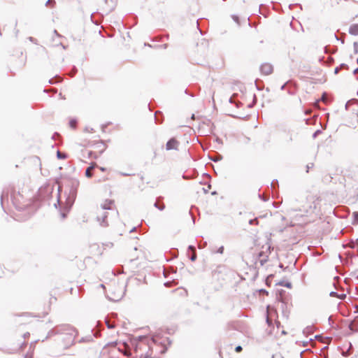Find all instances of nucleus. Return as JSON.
<instances>
[{
	"label": "nucleus",
	"instance_id": "45",
	"mask_svg": "<svg viewBox=\"0 0 358 358\" xmlns=\"http://www.w3.org/2000/svg\"><path fill=\"white\" fill-rule=\"evenodd\" d=\"M350 248H355V244H354V243H353L352 245H350Z\"/></svg>",
	"mask_w": 358,
	"mask_h": 358
},
{
	"label": "nucleus",
	"instance_id": "49",
	"mask_svg": "<svg viewBox=\"0 0 358 358\" xmlns=\"http://www.w3.org/2000/svg\"><path fill=\"white\" fill-rule=\"evenodd\" d=\"M335 38H336V40H339L336 35H335Z\"/></svg>",
	"mask_w": 358,
	"mask_h": 358
},
{
	"label": "nucleus",
	"instance_id": "55",
	"mask_svg": "<svg viewBox=\"0 0 358 358\" xmlns=\"http://www.w3.org/2000/svg\"><path fill=\"white\" fill-rule=\"evenodd\" d=\"M357 251H358V248H357Z\"/></svg>",
	"mask_w": 358,
	"mask_h": 358
},
{
	"label": "nucleus",
	"instance_id": "1",
	"mask_svg": "<svg viewBox=\"0 0 358 358\" xmlns=\"http://www.w3.org/2000/svg\"><path fill=\"white\" fill-rule=\"evenodd\" d=\"M80 182L77 179H71L69 181L68 187H69V194L66 198V201L68 204L70 206L73 203L78 192V188L79 187Z\"/></svg>",
	"mask_w": 358,
	"mask_h": 358
},
{
	"label": "nucleus",
	"instance_id": "50",
	"mask_svg": "<svg viewBox=\"0 0 358 358\" xmlns=\"http://www.w3.org/2000/svg\"><path fill=\"white\" fill-rule=\"evenodd\" d=\"M134 229H136V227H134V229H131L130 231L131 232V231H133Z\"/></svg>",
	"mask_w": 358,
	"mask_h": 358
},
{
	"label": "nucleus",
	"instance_id": "13",
	"mask_svg": "<svg viewBox=\"0 0 358 358\" xmlns=\"http://www.w3.org/2000/svg\"><path fill=\"white\" fill-rule=\"evenodd\" d=\"M154 206L160 210H163L165 208L164 204L159 205L157 202H155L154 203Z\"/></svg>",
	"mask_w": 358,
	"mask_h": 358
},
{
	"label": "nucleus",
	"instance_id": "39",
	"mask_svg": "<svg viewBox=\"0 0 358 358\" xmlns=\"http://www.w3.org/2000/svg\"><path fill=\"white\" fill-rule=\"evenodd\" d=\"M29 39L31 42H34L35 41V39L33 37H29Z\"/></svg>",
	"mask_w": 358,
	"mask_h": 358
},
{
	"label": "nucleus",
	"instance_id": "11",
	"mask_svg": "<svg viewBox=\"0 0 358 358\" xmlns=\"http://www.w3.org/2000/svg\"><path fill=\"white\" fill-rule=\"evenodd\" d=\"M352 217H353L352 224H358V212H354L352 213Z\"/></svg>",
	"mask_w": 358,
	"mask_h": 358
},
{
	"label": "nucleus",
	"instance_id": "3",
	"mask_svg": "<svg viewBox=\"0 0 358 358\" xmlns=\"http://www.w3.org/2000/svg\"><path fill=\"white\" fill-rule=\"evenodd\" d=\"M180 143L175 138H171L166 144V150H178Z\"/></svg>",
	"mask_w": 358,
	"mask_h": 358
},
{
	"label": "nucleus",
	"instance_id": "26",
	"mask_svg": "<svg viewBox=\"0 0 358 358\" xmlns=\"http://www.w3.org/2000/svg\"><path fill=\"white\" fill-rule=\"evenodd\" d=\"M236 352H239L242 350V347L241 345H238L235 348Z\"/></svg>",
	"mask_w": 358,
	"mask_h": 358
},
{
	"label": "nucleus",
	"instance_id": "52",
	"mask_svg": "<svg viewBox=\"0 0 358 358\" xmlns=\"http://www.w3.org/2000/svg\"><path fill=\"white\" fill-rule=\"evenodd\" d=\"M319 337H320V336H315V338H319Z\"/></svg>",
	"mask_w": 358,
	"mask_h": 358
},
{
	"label": "nucleus",
	"instance_id": "9",
	"mask_svg": "<svg viewBox=\"0 0 358 358\" xmlns=\"http://www.w3.org/2000/svg\"><path fill=\"white\" fill-rule=\"evenodd\" d=\"M95 165L93 164L90 166L85 171V176L87 178H91L92 176V171L94 169Z\"/></svg>",
	"mask_w": 358,
	"mask_h": 358
},
{
	"label": "nucleus",
	"instance_id": "31",
	"mask_svg": "<svg viewBox=\"0 0 358 358\" xmlns=\"http://www.w3.org/2000/svg\"><path fill=\"white\" fill-rule=\"evenodd\" d=\"M320 133V130H317L314 134H313V138H315L317 136V135Z\"/></svg>",
	"mask_w": 358,
	"mask_h": 358
},
{
	"label": "nucleus",
	"instance_id": "42",
	"mask_svg": "<svg viewBox=\"0 0 358 358\" xmlns=\"http://www.w3.org/2000/svg\"><path fill=\"white\" fill-rule=\"evenodd\" d=\"M275 182L278 183V180H273V181L271 182V185H273Z\"/></svg>",
	"mask_w": 358,
	"mask_h": 358
},
{
	"label": "nucleus",
	"instance_id": "43",
	"mask_svg": "<svg viewBox=\"0 0 358 358\" xmlns=\"http://www.w3.org/2000/svg\"><path fill=\"white\" fill-rule=\"evenodd\" d=\"M233 18H234V20L235 21H238V17L234 16V17H233Z\"/></svg>",
	"mask_w": 358,
	"mask_h": 358
},
{
	"label": "nucleus",
	"instance_id": "17",
	"mask_svg": "<svg viewBox=\"0 0 358 358\" xmlns=\"http://www.w3.org/2000/svg\"><path fill=\"white\" fill-rule=\"evenodd\" d=\"M106 323L108 329H113L115 327V325L110 323L109 321H106Z\"/></svg>",
	"mask_w": 358,
	"mask_h": 358
},
{
	"label": "nucleus",
	"instance_id": "30",
	"mask_svg": "<svg viewBox=\"0 0 358 358\" xmlns=\"http://www.w3.org/2000/svg\"><path fill=\"white\" fill-rule=\"evenodd\" d=\"M255 222H257V220L256 219H253V220H250L249 221V224H253Z\"/></svg>",
	"mask_w": 358,
	"mask_h": 358
},
{
	"label": "nucleus",
	"instance_id": "46",
	"mask_svg": "<svg viewBox=\"0 0 358 358\" xmlns=\"http://www.w3.org/2000/svg\"><path fill=\"white\" fill-rule=\"evenodd\" d=\"M100 169L102 171H104L106 169L105 168H103V167H101Z\"/></svg>",
	"mask_w": 358,
	"mask_h": 358
},
{
	"label": "nucleus",
	"instance_id": "33",
	"mask_svg": "<svg viewBox=\"0 0 358 358\" xmlns=\"http://www.w3.org/2000/svg\"><path fill=\"white\" fill-rule=\"evenodd\" d=\"M189 249L193 252H195V248L193 245H189Z\"/></svg>",
	"mask_w": 358,
	"mask_h": 358
},
{
	"label": "nucleus",
	"instance_id": "54",
	"mask_svg": "<svg viewBox=\"0 0 358 358\" xmlns=\"http://www.w3.org/2000/svg\"><path fill=\"white\" fill-rule=\"evenodd\" d=\"M357 63H358V58H357Z\"/></svg>",
	"mask_w": 358,
	"mask_h": 358
},
{
	"label": "nucleus",
	"instance_id": "40",
	"mask_svg": "<svg viewBox=\"0 0 358 358\" xmlns=\"http://www.w3.org/2000/svg\"><path fill=\"white\" fill-rule=\"evenodd\" d=\"M54 33H55V34H56V36H57V37H61V36H60V35H59V34H57V31H56V30H55V31H54Z\"/></svg>",
	"mask_w": 358,
	"mask_h": 358
},
{
	"label": "nucleus",
	"instance_id": "6",
	"mask_svg": "<svg viewBox=\"0 0 358 358\" xmlns=\"http://www.w3.org/2000/svg\"><path fill=\"white\" fill-rule=\"evenodd\" d=\"M114 203L113 200H106L101 205V208L103 210H110L112 208V205Z\"/></svg>",
	"mask_w": 358,
	"mask_h": 358
},
{
	"label": "nucleus",
	"instance_id": "28",
	"mask_svg": "<svg viewBox=\"0 0 358 358\" xmlns=\"http://www.w3.org/2000/svg\"><path fill=\"white\" fill-rule=\"evenodd\" d=\"M50 3H55V0H48L45 3V6H48Z\"/></svg>",
	"mask_w": 358,
	"mask_h": 358
},
{
	"label": "nucleus",
	"instance_id": "47",
	"mask_svg": "<svg viewBox=\"0 0 358 358\" xmlns=\"http://www.w3.org/2000/svg\"><path fill=\"white\" fill-rule=\"evenodd\" d=\"M62 217H63V218H64V217H66L65 213H62Z\"/></svg>",
	"mask_w": 358,
	"mask_h": 358
},
{
	"label": "nucleus",
	"instance_id": "18",
	"mask_svg": "<svg viewBox=\"0 0 358 358\" xmlns=\"http://www.w3.org/2000/svg\"><path fill=\"white\" fill-rule=\"evenodd\" d=\"M266 262H267V257L259 259V263H260L261 266H263Z\"/></svg>",
	"mask_w": 358,
	"mask_h": 358
},
{
	"label": "nucleus",
	"instance_id": "53",
	"mask_svg": "<svg viewBox=\"0 0 358 358\" xmlns=\"http://www.w3.org/2000/svg\"><path fill=\"white\" fill-rule=\"evenodd\" d=\"M356 241L358 243V238L356 240Z\"/></svg>",
	"mask_w": 358,
	"mask_h": 358
},
{
	"label": "nucleus",
	"instance_id": "24",
	"mask_svg": "<svg viewBox=\"0 0 358 358\" xmlns=\"http://www.w3.org/2000/svg\"><path fill=\"white\" fill-rule=\"evenodd\" d=\"M280 285H283V286H285V287H288V288H291V287H292V284H291V282H287V283H285V284L280 283Z\"/></svg>",
	"mask_w": 358,
	"mask_h": 358
},
{
	"label": "nucleus",
	"instance_id": "38",
	"mask_svg": "<svg viewBox=\"0 0 358 358\" xmlns=\"http://www.w3.org/2000/svg\"><path fill=\"white\" fill-rule=\"evenodd\" d=\"M58 45H62L63 49H65V48H66V47H65L64 45H62V43H58ZM55 45H57V44H55Z\"/></svg>",
	"mask_w": 358,
	"mask_h": 358
},
{
	"label": "nucleus",
	"instance_id": "41",
	"mask_svg": "<svg viewBox=\"0 0 358 358\" xmlns=\"http://www.w3.org/2000/svg\"><path fill=\"white\" fill-rule=\"evenodd\" d=\"M358 73V68H357L356 69H355V70H354V71H353V73H354V74H356V73Z\"/></svg>",
	"mask_w": 358,
	"mask_h": 358
},
{
	"label": "nucleus",
	"instance_id": "48",
	"mask_svg": "<svg viewBox=\"0 0 358 358\" xmlns=\"http://www.w3.org/2000/svg\"><path fill=\"white\" fill-rule=\"evenodd\" d=\"M285 86V85H283L281 87V90H284Z\"/></svg>",
	"mask_w": 358,
	"mask_h": 358
},
{
	"label": "nucleus",
	"instance_id": "36",
	"mask_svg": "<svg viewBox=\"0 0 358 358\" xmlns=\"http://www.w3.org/2000/svg\"><path fill=\"white\" fill-rule=\"evenodd\" d=\"M4 196H5L4 192H3L2 194H1V202L3 201V199Z\"/></svg>",
	"mask_w": 358,
	"mask_h": 358
},
{
	"label": "nucleus",
	"instance_id": "25",
	"mask_svg": "<svg viewBox=\"0 0 358 358\" xmlns=\"http://www.w3.org/2000/svg\"><path fill=\"white\" fill-rule=\"evenodd\" d=\"M313 163L307 164V166H306V169H307L306 172H308L309 169L313 168Z\"/></svg>",
	"mask_w": 358,
	"mask_h": 358
},
{
	"label": "nucleus",
	"instance_id": "19",
	"mask_svg": "<svg viewBox=\"0 0 358 358\" xmlns=\"http://www.w3.org/2000/svg\"><path fill=\"white\" fill-rule=\"evenodd\" d=\"M353 45H354V49H355V53L357 54L358 52V43L354 42Z\"/></svg>",
	"mask_w": 358,
	"mask_h": 358
},
{
	"label": "nucleus",
	"instance_id": "2",
	"mask_svg": "<svg viewBox=\"0 0 358 358\" xmlns=\"http://www.w3.org/2000/svg\"><path fill=\"white\" fill-rule=\"evenodd\" d=\"M57 332L66 335L68 345H72L77 335L76 331L69 325H63L57 329Z\"/></svg>",
	"mask_w": 358,
	"mask_h": 358
},
{
	"label": "nucleus",
	"instance_id": "22",
	"mask_svg": "<svg viewBox=\"0 0 358 358\" xmlns=\"http://www.w3.org/2000/svg\"><path fill=\"white\" fill-rule=\"evenodd\" d=\"M329 295L331 296H334V297H338V294L337 292H334V291L331 292Z\"/></svg>",
	"mask_w": 358,
	"mask_h": 358
},
{
	"label": "nucleus",
	"instance_id": "44",
	"mask_svg": "<svg viewBox=\"0 0 358 358\" xmlns=\"http://www.w3.org/2000/svg\"><path fill=\"white\" fill-rule=\"evenodd\" d=\"M229 102H230V103H233V97H231V98L229 99Z\"/></svg>",
	"mask_w": 358,
	"mask_h": 358
},
{
	"label": "nucleus",
	"instance_id": "23",
	"mask_svg": "<svg viewBox=\"0 0 358 358\" xmlns=\"http://www.w3.org/2000/svg\"><path fill=\"white\" fill-rule=\"evenodd\" d=\"M223 252H224V246H220V247L218 248L217 251V253H220V254H222V253H223Z\"/></svg>",
	"mask_w": 358,
	"mask_h": 358
},
{
	"label": "nucleus",
	"instance_id": "21",
	"mask_svg": "<svg viewBox=\"0 0 358 358\" xmlns=\"http://www.w3.org/2000/svg\"><path fill=\"white\" fill-rule=\"evenodd\" d=\"M196 255L195 252H193V254L190 257V260L194 262L196 260Z\"/></svg>",
	"mask_w": 358,
	"mask_h": 358
},
{
	"label": "nucleus",
	"instance_id": "29",
	"mask_svg": "<svg viewBox=\"0 0 358 358\" xmlns=\"http://www.w3.org/2000/svg\"><path fill=\"white\" fill-rule=\"evenodd\" d=\"M346 295L345 294H338V298L341 299H344L345 298Z\"/></svg>",
	"mask_w": 358,
	"mask_h": 358
},
{
	"label": "nucleus",
	"instance_id": "51",
	"mask_svg": "<svg viewBox=\"0 0 358 358\" xmlns=\"http://www.w3.org/2000/svg\"><path fill=\"white\" fill-rule=\"evenodd\" d=\"M164 48H166V46H167V45H166V44H164Z\"/></svg>",
	"mask_w": 358,
	"mask_h": 358
},
{
	"label": "nucleus",
	"instance_id": "32",
	"mask_svg": "<svg viewBox=\"0 0 358 358\" xmlns=\"http://www.w3.org/2000/svg\"><path fill=\"white\" fill-rule=\"evenodd\" d=\"M259 197L260 199H262V200H264V201H266L267 200V198H266V197H264V196H262L261 194H259Z\"/></svg>",
	"mask_w": 358,
	"mask_h": 358
},
{
	"label": "nucleus",
	"instance_id": "37",
	"mask_svg": "<svg viewBox=\"0 0 358 358\" xmlns=\"http://www.w3.org/2000/svg\"><path fill=\"white\" fill-rule=\"evenodd\" d=\"M255 98H256V96H255V95H254V101H253V103H252V104H250V105H249V107H252V105L255 103Z\"/></svg>",
	"mask_w": 358,
	"mask_h": 358
},
{
	"label": "nucleus",
	"instance_id": "12",
	"mask_svg": "<svg viewBox=\"0 0 358 358\" xmlns=\"http://www.w3.org/2000/svg\"><path fill=\"white\" fill-rule=\"evenodd\" d=\"M92 336H87V337H86V338H82L79 341V342H80V343L90 342V341H92Z\"/></svg>",
	"mask_w": 358,
	"mask_h": 358
},
{
	"label": "nucleus",
	"instance_id": "10",
	"mask_svg": "<svg viewBox=\"0 0 358 358\" xmlns=\"http://www.w3.org/2000/svg\"><path fill=\"white\" fill-rule=\"evenodd\" d=\"M313 210V206L311 205L309 207L302 206L298 210L303 213H308Z\"/></svg>",
	"mask_w": 358,
	"mask_h": 358
},
{
	"label": "nucleus",
	"instance_id": "7",
	"mask_svg": "<svg viewBox=\"0 0 358 358\" xmlns=\"http://www.w3.org/2000/svg\"><path fill=\"white\" fill-rule=\"evenodd\" d=\"M349 33L351 35L357 36L358 35V24H354L351 25L349 28Z\"/></svg>",
	"mask_w": 358,
	"mask_h": 358
},
{
	"label": "nucleus",
	"instance_id": "8",
	"mask_svg": "<svg viewBox=\"0 0 358 358\" xmlns=\"http://www.w3.org/2000/svg\"><path fill=\"white\" fill-rule=\"evenodd\" d=\"M94 148L99 149L101 153L103 152L106 148L105 144L103 143V141L96 142V143H94Z\"/></svg>",
	"mask_w": 358,
	"mask_h": 358
},
{
	"label": "nucleus",
	"instance_id": "14",
	"mask_svg": "<svg viewBox=\"0 0 358 358\" xmlns=\"http://www.w3.org/2000/svg\"><path fill=\"white\" fill-rule=\"evenodd\" d=\"M57 156L59 159H65L66 158V155L64 153H62L59 151H57Z\"/></svg>",
	"mask_w": 358,
	"mask_h": 358
},
{
	"label": "nucleus",
	"instance_id": "27",
	"mask_svg": "<svg viewBox=\"0 0 358 358\" xmlns=\"http://www.w3.org/2000/svg\"><path fill=\"white\" fill-rule=\"evenodd\" d=\"M339 68H340V69H344V68H345V69H348V65H347V64H341L340 65Z\"/></svg>",
	"mask_w": 358,
	"mask_h": 358
},
{
	"label": "nucleus",
	"instance_id": "15",
	"mask_svg": "<svg viewBox=\"0 0 358 358\" xmlns=\"http://www.w3.org/2000/svg\"><path fill=\"white\" fill-rule=\"evenodd\" d=\"M76 123H77V122H76V120H71L69 122V125H70L71 127L74 129L76 127Z\"/></svg>",
	"mask_w": 358,
	"mask_h": 358
},
{
	"label": "nucleus",
	"instance_id": "16",
	"mask_svg": "<svg viewBox=\"0 0 358 358\" xmlns=\"http://www.w3.org/2000/svg\"><path fill=\"white\" fill-rule=\"evenodd\" d=\"M59 79V78H57V77L52 78V79L49 80V83L52 84V85L55 84V83H56L57 82L59 81L58 80Z\"/></svg>",
	"mask_w": 358,
	"mask_h": 358
},
{
	"label": "nucleus",
	"instance_id": "4",
	"mask_svg": "<svg viewBox=\"0 0 358 358\" xmlns=\"http://www.w3.org/2000/svg\"><path fill=\"white\" fill-rule=\"evenodd\" d=\"M260 71L262 73L265 75H269L273 71V66L268 63L263 64L260 66Z\"/></svg>",
	"mask_w": 358,
	"mask_h": 358
},
{
	"label": "nucleus",
	"instance_id": "34",
	"mask_svg": "<svg viewBox=\"0 0 358 358\" xmlns=\"http://www.w3.org/2000/svg\"><path fill=\"white\" fill-rule=\"evenodd\" d=\"M340 69H340L339 67H336V68L335 69V70H334V73H335L336 74V73H338Z\"/></svg>",
	"mask_w": 358,
	"mask_h": 358
},
{
	"label": "nucleus",
	"instance_id": "20",
	"mask_svg": "<svg viewBox=\"0 0 358 358\" xmlns=\"http://www.w3.org/2000/svg\"><path fill=\"white\" fill-rule=\"evenodd\" d=\"M222 159V157L221 155H218L216 158H211V159L213 162H217L219 160H221Z\"/></svg>",
	"mask_w": 358,
	"mask_h": 358
},
{
	"label": "nucleus",
	"instance_id": "35",
	"mask_svg": "<svg viewBox=\"0 0 358 358\" xmlns=\"http://www.w3.org/2000/svg\"><path fill=\"white\" fill-rule=\"evenodd\" d=\"M157 114H158V112H156L155 114V120L157 122H159L158 119H157Z\"/></svg>",
	"mask_w": 358,
	"mask_h": 358
},
{
	"label": "nucleus",
	"instance_id": "5",
	"mask_svg": "<svg viewBox=\"0 0 358 358\" xmlns=\"http://www.w3.org/2000/svg\"><path fill=\"white\" fill-rule=\"evenodd\" d=\"M108 217V213L106 212H103L101 215H97V221L99 222L101 227H107L108 222L106 221V218Z\"/></svg>",
	"mask_w": 358,
	"mask_h": 358
}]
</instances>
